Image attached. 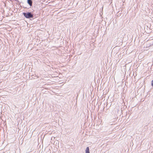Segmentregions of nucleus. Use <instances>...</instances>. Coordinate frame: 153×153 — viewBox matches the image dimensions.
<instances>
[{"mask_svg": "<svg viewBox=\"0 0 153 153\" xmlns=\"http://www.w3.org/2000/svg\"><path fill=\"white\" fill-rule=\"evenodd\" d=\"M27 3L30 6L32 5V0H27Z\"/></svg>", "mask_w": 153, "mask_h": 153, "instance_id": "f03ea898", "label": "nucleus"}, {"mask_svg": "<svg viewBox=\"0 0 153 153\" xmlns=\"http://www.w3.org/2000/svg\"><path fill=\"white\" fill-rule=\"evenodd\" d=\"M23 14L24 16L27 18H33V14L31 12H27L23 13Z\"/></svg>", "mask_w": 153, "mask_h": 153, "instance_id": "f257e3e1", "label": "nucleus"}, {"mask_svg": "<svg viewBox=\"0 0 153 153\" xmlns=\"http://www.w3.org/2000/svg\"><path fill=\"white\" fill-rule=\"evenodd\" d=\"M85 153H90L89 147H88L85 149Z\"/></svg>", "mask_w": 153, "mask_h": 153, "instance_id": "7ed1b4c3", "label": "nucleus"}, {"mask_svg": "<svg viewBox=\"0 0 153 153\" xmlns=\"http://www.w3.org/2000/svg\"><path fill=\"white\" fill-rule=\"evenodd\" d=\"M151 84L152 86H153V80L152 81Z\"/></svg>", "mask_w": 153, "mask_h": 153, "instance_id": "20e7f679", "label": "nucleus"}, {"mask_svg": "<svg viewBox=\"0 0 153 153\" xmlns=\"http://www.w3.org/2000/svg\"><path fill=\"white\" fill-rule=\"evenodd\" d=\"M54 138H55V137H51V140H53V139H54Z\"/></svg>", "mask_w": 153, "mask_h": 153, "instance_id": "39448f33", "label": "nucleus"}]
</instances>
